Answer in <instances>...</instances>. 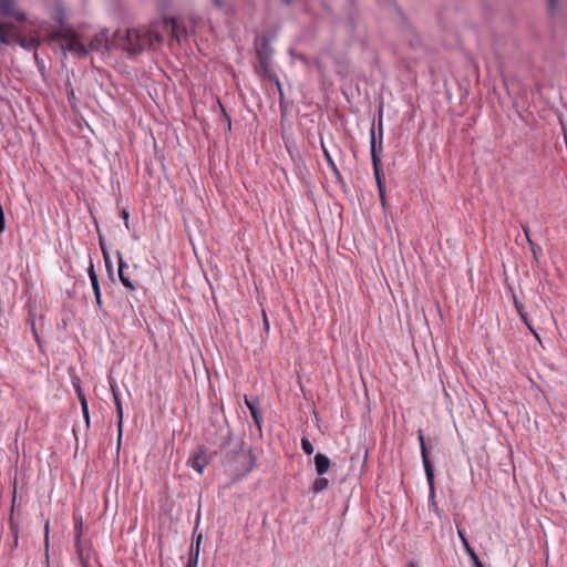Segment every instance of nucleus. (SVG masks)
Here are the masks:
<instances>
[{"label":"nucleus","mask_w":567,"mask_h":567,"mask_svg":"<svg viewBox=\"0 0 567 567\" xmlns=\"http://www.w3.org/2000/svg\"><path fill=\"white\" fill-rule=\"evenodd\" d=\"M124 226H125V228H126V229H130V223H128V220L124 221Z\"/></svg>","instance_id":"c03bdc74"},{"label":"nucleus","mask_w":567,"mask_h":567,"mask_svg":"<svg viewBox=\"0 0 567 567\" xmlns=\"http://www.w3.org/2000/svg\"><path fill=\"white\" fill-rule=\"evenodd\" d=\"M112 47V42L109 40L107 31L103 30L96 33L86 48L90 51H110Z\"/></svg>","instance_id":"1a4fd4ad"},{"label":"nucleus","mask_w":567,"mask_h":567,"mask_svg":"<svg viewBox=\"0 0 567 567\" xmlns=\"http://www.w3.org/2000/svg\"><path fill=\"white\" fill-rule=\"evenodd\" d=\"M95 302H96V306H97L99 308H101V307H102V305H103V302H102V295H101L100 297H95Z\"/></svg>","instance_id":"58836bf2"},{"label":"nucleus","mask_w":567,"mask_h":567,"mask_svg":"<svg viewBox=\"0 0 567 567\" xmlns=\"http://www.w3.org/2000/svg\"><path fill=\"white\" fill-rule=\"evenodd\" d=\"M4 228H6V217H4V215H2V216H0V234L3 233Z\"/></svg>","instance_id":"72a5a7b5"},{"label":"nucleus","mask_w":567,"mask_h":567,"mask_svg":"<svg viewBox=\"0 0 567 567\" xmlns=\"http://www.w3.org/2000/svg\"><path fill=\"white\" fill-rule=\"evenodd\" d=\"M100 247H101V250H102V254H103V257H104V261H105V266L107 268V271L110 274H112V270H113L112 260L110 258V255H109L107 250L105 249V246H104V243H103L101 236H100Z\"/></svg>","instance_id":"412c9836"},{"label":"nucleus","mask_w":567,"mask_h":567,"mask_svg":"<svg viewBox=\"0 0 567 567\" xmlns=\"http://www.w3.org/2000/svg\"><path fill=\"white\" fill-rule=\"evenodd\" d=\"M220 107H221L223 112H225V110H224V107L221 105H220ZM224 115H225V117H226V120L228 122V126L230 127L231 123H230L229 116L226 113H224Z\"/></svg>","instance_id":"79ce46f5"},{"label":"nucleus","mask_w":567,"mask_h":567,"mask_svg":"<svg viewBox=\"0 0 567 567\" xmlns=\"http://www.w3.org/2000/svg\"><path fill=\"white\" fill-rule=\"evenodd\" d=\"M0 42L3 44H9V35L6 31V28L2 23H0Z\"/></svg>","instance_id":"b1692460"},{"label":"nucleus","mask_w":567,"mask_h":567,"mask_svg":"<svg viewBox=\"0 0 567 567\" xmlns=\"http://www.w3.org/2000/svg\"><path fill=\"white\" fill-rule=\"evenodd\" d=\"M76 395H78V399H79L80 404H81V410H86V408H89V404H87V400H86V396H85L84 392L83 391H79V393Z\"/></svg>","instance_id":"393cba45"},{"label":"nucleus","mask_w":567,"mask_h":567,"mask_svg":"<svg viewBox=\"0 0 567 567\" xmlns=\"http://www.w3.org/2000/svg\"><path fill=\"white\" fill-rule=\"evenodd\" d=\"M379 194V198H380V202L382 204L383 207H385V188L382 189V193H378Z\"/></svg>","instance_id":"473e14b6"},{"label":"nucleus","mask_w":567,"mask_h":567,"mask_svg":"<svg viewBox=\"0 0 567 567\" xmlns=\"http://www.w3.org/2000/svg\"><path fill=\"white\" fill-rule=\"evenodd\" d=\"M301 449L302 451L307 454V455H311L315 451L313 449V445L311 444V442L308 440V437H302L301 439Z\"/></svg>","instance_id":"4be33fe9"},{"label":"nucleus","mask_w":567,"mask_h":567,"mask_svg":"<svg viewBox=\"0 0 567 567\" xmlns=\"http://www.w3.org/2000/svg\"><path fill=\"white\" fill-rule=\"evenodd\" d=\"M78 526H79V532L76 533V536H75V545L76 546L79 545L80 537H81V527H82V518L81 517L79 518Z\"/></svg>","instance_id":"2f4dec72"},{"label":"nucleus","mask_w":567,"mask_h":567,"mask_svg":"<svg viewBox=\"0 0 567 567\" xmlns=\"http://www.w3.org/2000/svg\"><path fill=\"white\" fill-rule=\"evenodd\" d=\"M547 2L550 11H554L556 8V0H547Z\"/></svg>","instance_id":"e433bc0d"},{"label":"nucleus","mask_w":567,"mask_h":567,"mask_svg":"<svg viewBox=\"0 0 567 567\" xmlns=\"http://www.w3.org/2000/svg\"><path fill=\"white\" fill-rule=\"evenodd\" d=\"M329 486V481L326 477L319 476L312 483L313 493L318 494L327 489Z\"/></svg>","instance_id":"a211bd4d"},{"label":"nucleus","mask_w":567,"mask_h":567,"mask_svg":"<svg viewBox=\"0 0 567 567\" xmlns=\"http://www.w3.org/2000/svg\"><path fill=\"white\" fill-rule=\"evenodd\" d=\"M87 275H89V278H90V281L92 285V290H93L94 297H100L101 296V287H100L99 277L95 272L94 265H93L92 260L90 261V266L87 268Z\"/></svg>","instance_id":"dca6fc26"},{"label":"nucleus","mask_w":567,"mask_h":567,"mask_svg":"<svg viewBox=\"0 0 567 567\" xmlns=\"http://www.w3.org/2000/svg\"><path fill=\"white\" fill-rule=\"evenodd\" d=\"M197 566H198V558L188 556V561L186 564V567H197Z\"/></svg>","instance_id":"c756f323"},{"label":"nucleus","mask_w":567,"mask_h":567,"mask_svg":"<svg viewBox=\"0 0 567 567\" xmlns=\"http://www.w3.org/2000/svg\"><path fill=\"white\" fill-rule=\"evenodd\" d=\"M313 461L318 476L324 475L331 465L330 458L323 453H317Z\"/></svg>","instance_id":"9b49d317"},{"label":"nucleus","mask_w":567,"mask_h":567,"mask_svg":"<svg viewBox=\"0 0 567 567\" xmlns=\"http://www.w3.org/2000/svg\"><path fill=\"white\" fill-rule=\"evenodd\" d=\"M474 567H484V565L482 561H480V564H475Z\"/></svg>","instance_id":"a18cd8bd"},{"label":"nucleus","mask_w":567,"mask_h":567,"mask_svg":"<svg viewBox=\"0 0 567 567\" xmlns=\"http://www.w3.org/2000/svg\"><path fill=\"white\" fill-rule=\"evenodd\" d=\"M111 390H112L113 401L115 404L116 415H117V432H118L117 441L120 444L121 437H122V432H123V406H122V401L120 399V394L113 384H111Z\"/></svg>","instance_id":"9d476101"},{"label":"nucleus","mask_w":567,"mask_h":567,"mask_svg":"<svg viewBox=\"0 0 567 567\" xmlns=\"http://www.w3.org/2000/svg\"><path fill=\"white\" fill-rule=\"evenodd\" d=\"M523 231H524V234L526 236L527 241L529 243V240H532L530 239V230H529V228L527 226H523Z\"/></svg>","instance_id":"c9c22d12"},{"label":"nucleus","mask_w":567,"mask_h":567,"mask_svg":"<svg viewBox=\"0 0 567 567\" xmlns=\"http://www.w3.org/2000/svg\"><path fill=\"white\" fill-rule=\"evenodd\" d=\"M529 247H530V250H532V252H533L534 259H535L536 261H538V255H537V251H538V250H540V248H539V247H536V245L534 244V241H533V240H529Z\"/></svg>","instance_id":"c85d7f7f"},{"label":"nucleus","mask_w":567,"mask_h":567,"mask_svg":"<svg viewBox=\"0 0 567 567\" xmlns=\"http://www.w3.org/2000/svg\"><path fill=\"white\" fill-rule=\"evenodd\" d=\"M49 529H50L49 522H47V524L44 526V545H45L47 553H48V547H49Z\"/></svg>","instance_id":"cd10ccee"},{"label":"nucleus","mask_w":567,"mask_h":567,"mask_svg":"<svg viewBox=\"0 0 567 567\" xmlns=\"http://www.w3.org/2000/svg\"><path fill=\"white\" fill-rule=\"evenodd\" d=\"M277 85H278V90H279V92H280V95H282L281 85H280V82H279V81H277Z\"/></svg>","instance_id":"37998d69"},{"label":"nucleus","mask_w":567,"mask_h":567,"mask_svg":"<svg viewBox=\"0 0 567 567\" xmlns=\"http://www.w3.org/2000/svg\"><path fill=\"white\" fill-rule=\"evenodd\" d=\"M372 166H373V174H374V178H375V183H377V187H378V193H382V189L385 188V182H384V175H383V171H382L381 159L374 158V164H372Z\"/></svg>","instance_id":"4468645a"},{"label":"nucleus","mask_w":567,"mask_h":567,"mask_svg":"<svg viewBox=\"0 0 567 567\" xmlns=\"http://www.w3.org/2000/svg\"><path fill=\"white\" fill-rule=\"evenodd\" d=\"M262 319H264L265 329L269 330V322H268V318H267V315H266L265 310H262Z\"/></svg>","instance_id":"f704fd0d"},{"label":"nucleus","mask_w":567,"mask_h":567,"mask_svg":"<svg viewBox=\"0 0 567 567\" xmlns=\"http://www.w3.org/2000/svg\"><path fill=\"white\" fill-rule=\"evenodd\" d=\"M321 148H322L323 156H324L329 167L331 168L333 175L336 176V178L338 181H342L341 173L339 172L332 156L330 155L329 151L326 148V146L322 142H321Z\"/></svg>","instance_id":"f3484780"},{"label":"nucleus","mask_w":567,"mask_h":567,"mask_svg":"<svg viewBox=\"0 0 567 567\" xmlns=\"http://www.w3.org/2000/svg\"><path fill=\"white\" fill-rule=\"evenodd\" d=\"M83 417L85 420V425L89 429L90 427V411L89 408L86 410H82Z\"/></svg>","instance_id":"7c9ffc66"},{"label":"nucleus","mask_w":567,"mask_h":567,"mask_svg":"<svg viewBox=\"0 0 567 567\" xmlns=\"http://www.w3.org/2000/svg\"><path fill=\"white\" fill-rule=\"evenodd\" d=\"M417 437H419V442H420L421 456H422V462H423V466H424V471H425V475H426V481H427V484H429L430 502H431V505L434 508V512L436 514H439V506H437V503L435 501L436 491H435V483H434V470H433V465H432V463L430 461V457H429V454H427L426 444H425V440H424V435H423V432L421 430L419 431Z\"/></svg>","instance_id":"7ed1b4c3"},{"label":"nucleus","mask_w":567,"mask_h":567,"mask_svg":"<svg viewBox=\"0 0 567 567\" xmlns=\"http://www.w3.org/2000/svg\"><path fill=\"white\" fill-rule=\"evenodd\" d=\"M514 302H515V308H516L517 312L519 313L523 322L528 327V329L534 333V336L538 338L536 331L533 329V327L527 318L526 312L524 311V306L520 302H518L516 299Z\"/></svg>","instance_id":"6ab92c4d"},{"label":"nucleus","mask_w":567,"mask_h":567,"mask_svg":"<svg viewBox=\"0 0 567 567\" xmlns=\"http://www.w3.org/2000/svg\"><path fill=\"white\" fill-rule=\"evenodd\" d=\"M410 567H413L412 565Z\"/></svg>","instance_id":"de8ad7c7"},{"label":"nucleus","mask_w":567,"mask_h":567,"mask_svg":"<svg viewBox=\"0 0 567 567\" xmlns=\"http://www.w3.org/2000/svg\"><path fill=\"white\" fill-rule=\"evenodd\" d=\"M203 540V535L198 534L195 537V540L190 545L189 556L199 558L200 545Z\"/></svg>","instance_id":"aec40b11"},{"label":"nucleus","mask_w":567,"mask_h":567,"mask_svg":"<svg viewBox=\"0 0 567 567\" xmlns=\"http://www.w3.org/2000/svg\"><path fill=\"white\" fill-rule=\"evenodd\" d=\"M168 31L177 41H179L181 33H185L174 18H163L161 21L153 22L148 28L127 29L122 47L131 54H138L146 49L154 48L155 44H161Z\"/></svg>","instance_id":"f257e3e1"},{"label":"nucleus","mask_w":567,"mask_h":567,"mask_svg":"<svg viewBox=\"0 0 567 567\" xmlns=\"http://www.w3.org/2000/svg\"><path fill=\"white\" fill-rule=\"evenodd\" d=\"M76 395H78V399H79L80 404H81V410H86V408H89V404H87V400H86V396H85L84 392L83 391H79V393Z\"/></svg>","instance_id":"a878e982"},{"label":"nucleus","mask_w":567,"mask_h":567,"mask_svg":"<svg viewBox=\"0 0 567 567\" xmlns=\"http://www.w3.org/2000/svg\"><path fill=\"white\" fill-rule=\"evenodd\" d=\"M244 401L251 414L255 425L258 427L259 431H261L264 417L258 396L245 395Z\"/></svg>","instance_id":"423d86ee"},{"label":"nucleus","mask_w":567,"mask_h":567,"mask_svg":"<svg viewBox=\"0 0 567 567\" xmlns=\"http://www.w3.org/2000/svg\"><path fill=\"white\" fill-rule=\"evenodd\" d=\"M118 277L125 288H128L131 290L135 289V286L133 285V282L124 274H120Z\"/></svg>","instance_id":"5701e85b"},{"label":"nucleus","mask_w":567,"mask_h":567,"mask_svg":"<svg viewBox=\"0 0 567 567\" xmlns=\"http://www.w3.org/2000/svg\"><path fill=\"white\" fill-rule=\"evenodd\" d=\"M128 212L126 209H123L121 212V217L123 218L124 221L128 220Z\"/></svg>","instance_id":"4c0bfd02"},{"label":"nucleus","mask_w":567,"mask_h":567,"mask_svg":"<svg viewBox=\"0 0 567 567\" xmlns=\"http://www.w3.org/2000/svg\"><path fill=\"white\" fill-rule=\"evenodd\" d=\"M116 256H117V258H118V275H120V274H124V272H123V270H124V268H125L127 265H126V264H125V261L123 260V257H122L121 251H118V250H117V251H116Z\"/></svg>","instance_id":"bb28decb"},{"label":"nucleus","mask_w":567,"mask_h":567,"mask_svg":"<svg viewBox=\"0 0 567 567\" xmlns=\"http://www.w3.org/2000/svg\"><path fill=\"white\" fill-rule=\"evenodd\" d=\"M255 49L259 66L262 71L268 72L272 54L270 39L266 35L257 37L255 40Z\"/></svg>","instance_id":"20e7f679"},{"label":"nucleus","mask_w":567,"mask_h":567,"mask_svg":"<svg viewBox=\"0 0 567 567\" xmlns=\"http://www.w3.org/2000/svg\"><path fill=\"white\" fill-rule=\"evenodd\" d=\"M286 4H289L291 0H284Z\"/></svg>","instance_id":"49530a36"},{"label":"nucleus","mask_w":567,"mask_h":567,"mask_svg":"<svg viewBox=\"0 0 567 567\" xmlns=\"http://www.w3.org/2000/svg\"><path fill=\"white\" fill-rule=\"evenodd\" d=\"M32 332H33V336H34L37 342H39L40 340H39L38 332H37L35 328H34V323H32Z\"/></svg>","instance_id":"ea45409f"},{"label":"nucleus","mask_w":567,"mask_h":567,"mask_svg":"<svg viewBox=\"0 0 567 567\" xmlns=\"http://www.w3.org/2000/svg\"><path fill=\"white\" fill-rule=\"evenodd\" d=\"M74 390H75L76 394L79 393V391H83L81 385L79 383H76V382H74Z\"/></svg>","instance_id":"a19ab883"},{"label":"nucleus","mask_w":567,"mask_h":567,"mask_svg":"<svg viewBox=\"0 0 567 567\" xmlns=\"http://www.w3.org/2000/svg\"><path fill=\"white\" fill-rule=\"evenodd\" d=\"M0 14L13 18L19 22H23L27 19L24 12L16 9V0H0Z\"/></svg>","instance_id":"6e6552de"},{"label":"nucleus","mask_w":567,"mask_h":567,"mask_svg":"<svg viewBox=\"0 0 567 567\" xmlns=\"http://www.w3.org/2000/svg\"><path fill=\"white\" fill-rule=\"evenodd\" d=\"M236 460L240 463L239 466H236V471L241 474L250 473L256 463V456L251 447H247L243 441L240 442L239 451L236 453Z\"/></svg>","instance_id":"39448f33"},{"label":"nucleus","mask_w":567,"mask_h":567,"mask_svg":"<svg viewBox=\"0 0 567 567\" xmlns=\"http://www.w3.org/2000/svg\"><path fill=\"white\" fill-rule=\"evenodd\" d=\"M14 503H16V492L13 493V499H12V505H11V513H10V517H9L10 534H11V536L13 538L12 548H17L18 547V542H19V526L13 520Z\"/></svg>","instance_id":"2eb2a0df"},{"label":"nucleus","mask_w":567,"mask_h":567,"mask_svg":"<svg viewBox=\"0 0 567 567\" xmlns=\"http://www.w3.org/2000/svg\"><path fill=\"white\" fill-rule=\"evenodd\" d=\"M382 138H383V125L382 117L379 118V146L377 145V136H375V126L372 123L370 128V152L372 164H374V158L381 159L379 153L382 151Z\"/></svg>","instance_id":"0eeeda50"},{"label":"nucleus","mask_w":567,"mask_h":567,"mask_svg":"<svg viewBox=\"0 0 567 567\" xmlns=\"http://www.w3.org/2000/svg\"><path fill=\"white\" fill-rule=\"evenodd\" d=\"M52 39L59 41L60 47L64 51H69L79 58H85L89 53V49L83 44L79 37L72 30H60L56 31Z\"/></svg>","instance_id":"f03ea898"},{"label":"nucleus","mask_w":567,"mask_h":567,"mask_svg":"<svg viewBox=\"0 0 567 567\" xmlns=\"http://www.w3.org/2000/svg\"><path fill=\"white\" fill-rule=\"evenodd\" d=\"M457 535L462 542V545L466 551V554L470 556L473 565L475 564H480L481 559L478 558L477 554L475 553V550L473 549V547L470 545L467 538H466V535L464 533L463 529L458 528L457 529Z\"/></svg>","instance_id":"f8f14e48"},{"label":"nucleus","mask_w":567,"mask_h":567,"mask_svg":"<svg viewBox=\"0 0 567 567\" xmlns=\"http://www.w3.org/2000/svg\"><path fill=\"white\" fill-rule=\"evenodd\" d=\"M189 463H190V466L196 472L202 474L204 472V468L208 465V460H207L206 453L204 451H200L199 453H197L189 460Z\"/></svg>","instance_id":"ddd939ff"}]
</instances>
